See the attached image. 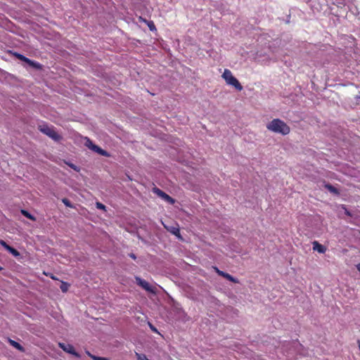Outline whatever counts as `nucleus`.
Segmentation results:
<instances>
[{
  "label": "nucleus",
  "instance_id": "1",
  "mask_svg": "<svg viewBox=\"0 0 360 360\" xmlns=\"http://www.w3.org/2000/svg\"><path fill=\"white\" fill-rule=\"evenodd\" d=\"M266 128L273 132L282 135H287L290 131V127L280 119H274L266 125Z\"/></svg>",
  "mask_w": 360,
  "mask_h": 360
},
{
  "label": "nucleus",
  "instance_id": "2",
  "mask_svg": "<svg viewBox=\"0 0 360 360\" xmlns=\"http://www.w3.org/2000/svg\"><path fill=\"white\" fill-rule=\"evenodd\" d=\"M222 77L226 81V84L231 85L239 91L243 90V86L239 81L232 75V72L229 69H225L222 74Z\"/></svg>",
  "mask_w": 360,
  "mask_h": 360
},
{
  "label": "nucleus",
  "instance_id": "3",
  "mask_svg": "<svg viewBox=\"0 0 360 360\" xmlns=\"http://www.w3.org/2000/svg\"><path fill=\"white\" fill-rule=\"evenodd\" d=\"M39 130L55 141H59L61 136L56 131L53 127H50L47 124H42L39 126Z\"/></svg>",
  "mask_w": 360,
  "mask_h": 360
},
{
  "label": "nucleus",
  "instance_id": "4",
  "mask_svg": "<svg viewBox=\"0 0 360 360\" xmlns=\"http://www.w3.org/2000/svg\"><path fill=\"white\" fill-rule=\"evenodd\" d=\"M0 245H1L7 251H8L12 255L17 257L20 255V252L13 247L8 245L4 240L0 239Z\"/></svg>",
  "mask_w": 360,
  "mask_h": 360
},
{
  "label": "nucleus",
  "instance_id": "5",
  "mask_svg": "<svg viewBox=\"0 0 360 360\" xmlns=\"http://www.w3.org/2000/svg\"><path fill=\"white\" fill-rule=\"evenodd\" d=\"M59 346L60 348H62L66 352H68L69 354H72L77 357L79 356V355L75 352V348L72 345H70V344L65 345L64 343H59Z\"/></svg>",
  "mask_w": 360,
  "mask_h": 360
},
{
  "label": "nucleus",
  "instance_id": "6",
  "mask_svg": "<svg viewBox=\"0 0 360 360\" xmlns=\"http://www.w3.org/2000/svg\"><path fill=\"white\" fill-rule=\"evenodd\" d=\"M93 151L98 153L99 155H101L105 157H109L110 154L105 150L102 149L101 147H99L97 145H95L93 146Z\"/></svg>",
  "mask_w": 360,
  "mask_h": 360
},
{
  "label": "nucleus",
  "instance_id": "7",
  "mask_svg": "<svg viewBox=\"0 0 360 360\" xmlns=\"http://www.w3.org/2000/svg\"><path fill=\"white\" fill-rule=\"evenodd\" d=\"M159 197H160L161 198H162L163 200H165L169 204L172 205L175 202V200L174 198H172L171 196H169L168 194L165 193L164 191L160 192V195H159Z\"/></svg>",
  "mask_w": 360,
  "mask_h": 360
},
{
  "label": "nucleus",
  "instance_id": "8",
  "mask_svg": "<svg viewBox=\"0 0 360 360\" xmlns=\"http://www.w3.org/2000/svg\"><path fill=\"white\" fill-rule=\"evenodd\" d=\"M8 342L11 346H13L14 348L17 349L20 352H25L24 347L20 343L17 342L16 341L13 340L11 339H8Z\"/></svg>",
  "mask_w": 360,
  "mask_h": 360
},
{
  "label": "nucleus",
  "instance_id": "9",
  "mask_svg": "<svg viewBox=\"0 0 360 360\" xmlns=\"http://www.w3.org/2000/svg\"><path fill=\"white\" fill-rule=\"evenodd\" d=\"M314 250H317L320 253H324L326 250V248L321 244H319L317 241H314Z\"/></svg>",
  "mask_w": 360,
  "mask_h": 360
},
{
  "label": "nucleus",
  "instance_id": "10",
  "mask_svg": "<svg viewBox=\"0 0 360 360\" xmlns=\"http://www.w3.org/2000/svg\"><path fill=\"white\" fill-rule=\"evenodd\" d=\"M139 284L143 288H144L146 290L149 291V292H152L151 287H150V285H149V283L147 281L141 280V279L139 278Z\"/></svg>",
  "mask_w": 360,
  "mask_h": 360
},
{
  "label": "nucleus",
  "instance_id": "11",
  "mask_svg": "<svg viewBox=\"0 0 360 360\" xmlns=\"http://www.w3.org/2000/svg\"><path fill=\"white\" fill-rule=\"evenodd\" d=\"M325 188L332 193L339 194V191L330 184H325Z\"/></svg>",
  "mask_w": 360,
  "mask_h": 360
},
{
  "label": "nucleus",
  "instance_id": "12",
  "mask_svg": "<svg viewBox=\"0 0 360 360\" xmlns=\"http://www.w3.org/2000/svg\"><path fill=\"white\" fill-rule=\"evenodd\" d=\"M21 213L23 216L31 219L32 221H36V218L32 214H31L28 211L25 210H22Z\"/></svg>",
  "mask_w": 360,
  "mask_h": 360
},
{
  "label": "nucleus",
  "instance_id": "13",
  "mask_svg": "<svg viewBox=\"0 0 360 360\" xmlns=\"http://www.w3.org/2000/svg\"><path fill=\"white\" fill-rule=\"evenodd\" d=\"M224 278H226L227 280L234 283H239L238 279L234 278L233 276H232L231 274H229L228 273L225 274Z\"/></svg>",
  "mask_w": 360,
  "mask_h": 360
},
{
  "label": "nucleus",
  "instance_id": "14",
  "mask_svg": "<svg viewBox=\"0 0 360 360\" xmlns=\"http://www.w3.org/2000/svg\"><path fill=\"white\" fill-rule=\"evenodd\" d=\"M29 65L37 70H40L42 67V65L40 63L35 62L34 60H31Z\"/></svg>",
  "mask_w": 360,
  "mask_h": 360
},
{
  "label": "nucleus",
  "instance_id": "15",
  "mask_svg": "<svg viewBox=\"0 0 360 360\" xmlns=\"http://www.w3.org/2000/svg\"><path fill=\"white\" fill-rule=\"evenodd\" d=\"M143 21L146 22L150 31L156 30L155 25L153 21H147L146 20H143Z\"/></svg>",
  "mask_w": 360,
  "mask_h": 360
},
{
  "label": "nucleus",
  "instance_id": "16",
  "mask_svg": "<svg viewBox=\"0 0 360 360\" xmlns=\"http://www.w3.org/2000/svg\"><path fill=\"white\" fill-rule=\"evenodd\" d=\"M69 287L70 285L66 282H62L60 285V289L63 292H66L68 290Z\"/></svg>",
  "mask_w": 360,
  "mask_h": 360
},
{
  "label": "nucleus",
  "instance_id": "17",
  "mask_svg": "<svg viewBox=\"0 0 360 360\" xmlns=\"http://www.w3.org/2000/svg\"><path fill=\"white\" fill-rule=\"evenodd\" d=\"M169 231L174 235L180 237V231H179V228L172 227L171 229H169Z\"/></svg>",
  "mask_w": 360,
  "mask_h": 360
},
{
  "label": "nucleus",
  "instance_id": "18",
  "mask_svg": "<svg viewBox=\"0 0 360 360\" xmlns=\"http://www.w3.org/2000/svg\"><path fill=\"white\" fill-rule=\"evenodd\" d=\"M85 146L90 148L91 150H92L93 146H95V144H94L93 142L89 139L87 138L85 143Z\"/></svg>",
  "mask_w": 360,
  "mask_h": 360
},
{
  "label": "nucleus",
  "instance_id": "19",
  "mask_svg": "<svg viewBox=\"0 0 360 360\" xmlns=\"http://www.w3.org/2000/svg\"><path fill=\"white\" fill-rule=\"evenodd\" d=\"M214 269L219 276H221L224 278L226 272L219 270L217 267H214Z\"/></svg>",
  "mask_w": 360,
  "mask_h": 360
},
{
  "label": "nucleus",
  "instance_id": "20",
  "mask_svg": "<svg viewBox=\"0 0 360 360\" xmlns=\"http://www.w3.org/2000/svg\"><path fill=\"white\" fill-rule=\"evenodd\" d=\"M14 56L20 60L22 61L25 58V56L20 54V53H14Z\"/></svg>",
  "mask_w": 360,
  "mask_h": 360
},
{
  "label": "nucleus",
  "instance_id": "21",
  "mask_svg": "<svg viewBox=\"0 0 360 360\" xmlns=\"http://www.w3.org/2000/svg\"><path fill=\"white\" fill-rule=\"evenodd\" d=\"M62 201L67 207H72V205L68 199L63 198Z\"/></svg>",
  "mask_w": 360,
  "mask_h": 360
},
{
  "label": "nucleus",
  "instance_id": "22",
  "mask_svg": "<svg viewBox=\"0 0 360 360\" xmlns=\"http://www.w3.org/2000/svg\"><path fill=\"white\" fill-rule=\"evenodd\" d=\"M68 165H69V167H70L72 169H73L74 170H75L77 172H78L79 170L78 167L76 166L75 165L72 164V163H69Z\"/></svg>",
  "mask_w": 360,
  "mask_h": 360
},
{
  "label": "nucleus",
  "instance_id": "23",
  "mask_svg": "<svg viewBox=\"0 0 360 360\" xmlns=\"http://www.w3.org/2000/svg\"><path fill=\"white\" fill-rule=\"evenodd\" d=\"M96 207L101 210H105V206L101 202L96 203Z\"/></svg>",
  "mask_w": 360,
  "mask_h": 360
},
{
  "label": "nucleus",
  "instance_id": "24",
  "mask_svg": "<svg viewBox=\"0 0 360 360\" xmlns=\"http://www.w3.org/2000/svg\"><path fill=\"white\" fill-rule=\"evenodd\" d=\"M153 192L159 196L160 195V192H163V191L158 188H154Z\"/></svg>",
  "mask_w": 360,
  "mask_h": 360
},
{
  "label": "nucleus",
  "instance_id": "25",
  "mask_svg": "<svg viewBox=\"0 0 360 360\" xmlns=\"http://www.w3.org/2000/svg\"><path fill=\"white\" fill-rule=\"evenodd\" d=\"M31 60H30V58H28L27 57H25V58H24V60L22 61L25 62L26 63H27L29 65Z\"/></svg>",
  "mask_w": 360,
  "mask_h": 360
},
{
  "label": "nucleus",
  "instance_id": "26",
  "mask_svg": "<svg viewBox=\"0 0 360 360\" xmlns=\"http://www.w3.org/2000/svg\"><path fill=\"white\" fill-rule=\"evenodd\" d=\"M129 257L132 258L133 259H136V257L134 253H130Z\"/></svg>",
  "mask_w": 360,
  "mask_h": 360
},
{
  "label": "nucleus",
  "instance_id": "27",
  "mask_svg": "<svg viewBox=\"0 0 360 360\" xmlns=\"http://www.w3.org/2000/svg\"><path fill=\"white\" fill-rule=\"evenodd\" d=\"M149 326L152 330L157 332V329L152 324L150 323Z\"/></svg>",
  "mask_w": 360,
  "mask_h": 360
},
{
  "label": "nucleus",
  "instance_id": "28",
  "mask_svg": "<svg viewBox=\"0 0 360 360\" xmlns=\"http://www.w3.org/2000/svg\"><path fill=\"white\" fill-rule=\"evenodd\" d=\"M356 269H358V271L360 272V264H359L358 265H356Z\"/></svg>",
  "mask_w": 360,
  "mask_h": 360
},
{
  "label": "nucleus",
  "instance_id": "29",
  "mask_svg": "<svg viewBox=\"0 0 360 360\" xmlns=\"http://www.w3.org/2000/svg\"><path fill=\"white\" fill-rule=\"evenodd\" d=\"M2 269V267L0 266V271Z\"/></svg>",
  "mask_w": 360,
  "mask_h": 360
}]
</instances>
